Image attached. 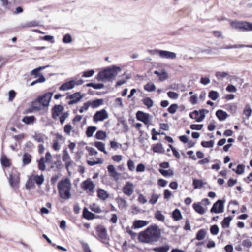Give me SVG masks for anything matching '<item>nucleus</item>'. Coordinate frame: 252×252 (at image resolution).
Instances as JSON below:
<instances>
[{
	"instance_id": "obj_21",
	"label": "nucleus",
	"mask_w": 252,
	"mask_h": 252,
	"mask_svg": "<svg viewBox=\"0 0 252 252\" xmlns=\"http://www.w3.org/2000/svg\"><path fill=\"white\" fill-rule=\"evenodd\" d=\"M216 115L220 121L225 120L228 117L227 113L222 110H219L216 112Z\"/></svg>"
},
{
	"instance_id": "obj_38",
	"label": "nucleus",
	"mask_w": 252,
	"mask_h": 252,
	"mask_svg": "<svg viewBox=\"0 0 252 252\" xmlns=\"http://www.w3.org/2000/svg\"><path fill=\"white\" fill-rule=\"evenodd\" d=\"M1 163L2 166L5 167H9L10 166V162L5 155H3L0 159Z\"/></svg>"
},
{
	"instance_id": "obj_43",
	"label": "nucleus",
	"mask_w": 252,
	"mask_h": 252,
	"mask_svg": "<svg viewBox=\"0 0 252 252\" xmlns=\"http://www.w3.org/2000/svg\"><path fill=\"white\" fill-rule=\"evenodd\" d=\"M228 75V73L224 71H218L215 74V76L218 80H222Z\"/></svg>"
},
{
	"instance_id": "obj_46",
	"label": "nucleus",
	"mask_w": 252,
	"mask_h": 252,
	"mask_svg": "<svg viewBox=\"0 0 252 252\" xmlns=\"http://www.w3.org/2000/svg\"><path fill=\"white\" fill-rule=\"evenodd\" d=\"M143 104L148 108H150L153 105V100L149 97H146L143 99Z\"/></svg>"
},
{
	"instance_id": "obj_55",
	"label": "nucleus",
	"mask_w": 252,
	"mask_h": 252,
	"mask_svg": "<svg viewBox=\"0 0 252 252\" xmlns=\"http://www.w3.org/2000/svg\"><path fill=\"white\" fill-rule=\"evenodd\" d=\"M210 232L213 235H216L219 232V228L217 225H213L210 227Z\"/></svg>"
},
{
	"instance_id": "obj_1",
	"label": "nucleus",
	"mask_w": 252,
	"mask_h": 252,
	"mask_svg": "<svg viewBox=\"0 0 252 252\" xmlns=\"http://www.w3.org/2000/svg\"><path fill=\"white\" fill-rule=\"evenodd\" d=\"M161 237V230L157 225L147 227L145 230L138 234L139 242L146 244H152L158 242Z\"/></svg>"
},
{
	"instance_id": "obj_48",
	"label": "nucleus",
	"mask_w": 252,
	"mask_h": 252,
	"mask_svg": "<svg viewBox=\"0 0 252 252\" xmlns=\"http://www.w3.org/2000/svg\"><path fill=\"white\" fill-rule=\"evenodd\" d=\"M155 218L160 221H164L165 220V217L162 214L160 211H158L155 214Z\"/></svg>"
},
{
	"instance_id": "obj_31",
	"label": "nucleus",
	"mask_w": 252,
	"mask_h": 252,
	"mask_svg": "<svg viewBox=\"0 0 252 252\" xmlns=\"http://www.w3.org/2000/svg\"><path fill=\"white\" fill-rule=\"evenodd\" d=\"M172 217L174 220L178 221L182 218V216L180 211L178 209H176L172 213Z\"/></svg>"
},
{
	"instance_id": "obj_17",
	"label": "nucleus",
	"mask_w": 252,
	"mask_h": 252,
	"mask_svg": "<svg viewBox=\"0 0 252 252\" xmlns=\"http://www.w3.org/2000/svg\"><path fill=\"white\" fill-rule=\"evenodd\" d=\"M201 204L200 202L194 203L192 205V207L197 213L203 215L206 213L207 208H204L201 205Z\"/></svg>"
},
{
	"instance_id": "obj_63",
	"label": "nucleus",
	"mask_w": 252,
	"mask_h": 252,
	"mask_svg": "<svg viewBox=\"0 0 252 252\" xmlns=\"http://www.w3.org/2000/svg\"><path fill=\"white\" fill-rule=\"evenodd\" d=\"M114 104L117 107L122 108L123 107L122 99L121 98H117L115 100Z\"/></svg>"
},
{
	"instance_id": "obj_40",
	"label": "nucleus",
	"mask_w": 252,
	"mask_h": 252,
	"mask_svg": "<svg viewBox=\"0 0 252 252\" xmlns=\"http://www.w3.org/2000/svg\"><path fill=\"white\" fill-rule=\"evenodd\" d=\"M193 185L195 189L201 188L204 185L203 181L201 180L194 179L193 180Z\"/></svg>"
},
{
	"instance_id": "obj_58",
	"label": "nucleus",
	"mask_w": 252,
	"mask_h": 252,
	"mask_svg": "<svg viewBox=\"0 0 252 252\" xmlns=\"http://www.w3.org/2000/svg\"><path fill=\"white\" fill-rule=\"evenodd\" d=\"M137 201L141 204H144L147 202V199L142 194H139L138 196Z\"/></svg>"
},
{
	"instance_id": "obj_4",
	"label": "nucleus",
	"mask_w": 252,
	"mask_h": 252,
	"mask_svg": "<svg viewBox=\"0 0 252 252\" xmlns=\"http://www.w3.org/2000/svg\"><path fill=\"white\" fill-rule=\"evenodd\" d=\"M53 96V93L48 92L45 93L44 95L39 96L37 101L33 102L32 104V107L34 110H40V108L35 106V104L38 102L44 107L48 106L51 99Z\"/></svg>"
},
{
	"instance_id": "obj_23",
	"label": "nucleus",
	"mask_w": 252,
	"mask_h": 252,
	"mask_svg": "<svg viewBox=\"0 0 252 252\" xmlns=\"http://www.w3.org/2000/svg\"><path fill=\"white\" fill-rule=\"evenodd\" d=\"M116 200L118 205V207L120 209H126L127 208L128 205L126 200L123 198H120L117 199Z\"/></svg>"
},
{
	"instance_id": "obj_36",
	"label": "nucleus",
	"mask_w": 252,
	"mask_h": 252,
	"mask_svg": "<svg viewBox=\"0 0 252 252\" xmlns=\"http://www.w3.org/2000/svg\"><path fill=\"white\" fill-rule=\"evenodd\" d=\"M34 182H35L37 185H41L44 181V178L43 175H36L33 177Z\"/></svg>"
},
{
	"instance_id": "obj_27",
	"label": "nucleus",
	"mask_w": 252,
	"mask_h": 252,
	"mask_svg": "<svg viewBox=\"0 0 252 252\" xmlns=\"http://www.w3.org/2000/svg\"><path fill=\"white\" fill-rule=\"evenodd\" d=\"M62 139V136L60 135H57L56 138L53 140V148L55 150H58L60 148L59 146V141H61Z\"/></svg>"
},
{
	"instance_id": "obj_59",
	"label": "nucleus",
	"mask_w": 252,
	"mask_h": 252,
	"mask_svg": "<svg viewBox=\"0 0 252 252\" xmlns=\"http://www.w3.org/2000/svg\"><path fill=\"white\" fill-rule=\"evenodd\" d=\"M58 188L59 189L60 197H61V198H63V180H61L59 182V183L58 184Z\"/></svg>"
},
{
	"instance_id": "obj_39",
	"label": "nucleus",
	"mask_w": 252,
	"mask_h": 252,
	"mask_svg": "<svg viewBox=\"0 0 252 252\" xmlns=\"http://www.w3.org/2000/svg\"><path fill=\"white\" fill-rule=\"evenodd\" d=\"M106 136V133L102 130H99L95 134L96 138L99 140H104Z\"/></svg>"
},
{
	"instance_id": "obj_2",
	"label": "nucleus",
	"mask_w": 252,
	"mask_h": 252,
	"mask_svg": "<svg viewBox=\"0 0 252 252\" xmlns=\"http://www.w3.org/2000/svg\"><path fill=\"white\" fill-rule=\"evenodd\" d=\"M121 70L120 67L115 65L108 67L98 74L97 79L98 81H111L114 79Z\"/></svg>"
},
{
	"instance_id": "obj_53",
	"label": "nucleus",
	"mask_w": 252,
	"mask_h": 252,
	"mask_svg": "<svg viewBox=\"0 0 252 252\" xmlns=\"http://www.w3.org/2000/svg\"><path fill=\"white\" fill-rule=\"evenodd\" d=\"M214 144L213 140H210L209 141H202L201 143V145L205 148H211L213 147Z\"/></svg>"
},
{
	"instance_id": "obj_41",
	"label": "nucleus",
	"mask_w": 252,
	"mask_h": 252,
	"mask_svg": "<svg viewBox=\"0 0 252 252\" xmlns=\"http://www.w3.org/2000/svg\"><path fill=\"white\" fill-rule=\"evenodd\" d=\"M159 171L163 176H164L165 177L172 176L174 174V172L171 169H169V170H167L159 169Z\"/></svg>"
},
{
	"instance_id": "obj_62",
	"label": "nucleus",
	"mask_w": 252,
	"mask_h": 252,
	"mask_svg": "<svg viewBox=\"0 0 252 252\" xmlns=\"http://www.w3.org/2000/svg\"><path fill=\"white\" fill-rule=\"evenodd\" d=\"M242 245L244 247L250 248L252 246V242L249 239H245L243 241Z\"/></svg>"
},
{
	"instance_id": "obj_60",
	"label": "nucleus",
	"mask_w": 252,
	"mask_h": 252,
	"mask_svg": "<svg viewBox=\"0 0 252 252\" xmlns=\"http://www.w3.org/2000/svg\"><path fill=\"white\" fill-rule=\"evenodd\" d=\"M178 105L176 104H173L170 106V107L168 108V111L171 114H174L178 108Z\"/></svg>"
},
{
	"instance_id": "obj_20",
	"label": "nucleus",
	"mask_w": 252,
	"mask_h": 252,
	"mask_svg": "<svg viewBox=\"0 0 252 252\" xmlns=\"http://www.w3.org/2000/svg\"><path fill=\"white\" fill-rule=\"evenodd\" d=\"M97 193L98 197L103 200H106L109 196V194L105 190L101 189H98L97 190Z\"/></svg>"
},
{
	"instance_id": "obj_3",
	"label": "nucleus",
	"mask_w": 252,
	"mask_h": 252,
	"mask_svg": "<svg viewBox=\"0 0 252 252\" xmlns=\"http://www.w3.org/2000/svg\"><path fill=\"white\" fill-rule=\"evenodd\" d=\"M231 27L237 30L252 31V23L243 21L230 20Z\"/></svg>"
},
{
	"instance_id": "obj_19",
	"label": "nucleus",
	"mask_w": 252,
	"mask_h": 252,
	"mask_svg": "<svg viewBox=\"0 0 252 252\" xmlns=\"http://www.w3.org/2000/svg\"><path fill=\"white\" fill-rule=\"evenodd\" d=\"M107 170L109 173L110 176L115 179H118L120 174L117 172L115 169V168L113 165H109L107 166Z\"/></svg>"
},
{
	"instance_id": "obj_32",
	"label": "nucleus",
	"mask_w": 252,
	"mask_h": 252,
	"mask_svg": "<svg viewBox=\"0 0 252 252\" xmlns=\"http://www.w3.org/2000/svg\"><path fill=\"white\" fill-rule=\"evenodd\" d=\"M232 219V217L228 216L224 218L221 222V226L223 228H228L229 226L230 222Z\"/></svg>"
},
{
	"instance_id": "obj_18",
	"label": "nucleus",
	"mask_w": 252,
	"mask_h": 252,
	"mask_svg": "<svg viewBox=\"0 0 252 252\" xmlns=\"http://www.w3.org/2000/svg\"><path fill=\"white\" fill-rule=\"evenodd\" d=\"M149 224V221L144 220H136L133 221L132 228L139 229Z\"/></svg>"
},
{
	"instance_id": "obj_56",
	"label": "nucleus",
	"mask_w": 252,
	"mask_h": 252,
	"mask_svg": "<svg viewBox=\"0 0 252 252\" xmlns=\"http://www.w3.org/2000/svg\"><path fill=\"white\" fill-rule=\"evenodd\" d=\"M250 46H252V45H244V44H236V45H234L230 46H227L225 48L228 49L239 48H243V47L250 48Z\"/></svg>"
},
{
	"instance_id": "obj_52",
	"label": "nucleus",
	"mask_w": 252,
	"mask_h": 252,
	"mask_svg": "<svg viewBox=\"0 0 252 252\" xmlns=\"http://www.w3.org/2000/svg\"><path fill=\"white\" fill-rule=\"evenodd\" d=\"M103 163V160L100 158H97V161L88 160L87 163L90 166H94L97 164H102Z\"/></svg>"
},
{
	"instance_id": "obj_42",
	"label": "nucleus",
	"mask_w": 252,
	"mask_h": 252,
	"mask_svg": "<svg viewBox=\"0 0 252 252\" xmlns=\"http://www.w3.org/2000/svg\"><path fill=\"white\" fill-rule=\"evenodd\" d=\"M144 88L145 90L151 92L155 90L156 86L153 83L149 82L144 86Z\"/></svg>"
},
{
	"instance_id": "obj_12",
	"label": "nucleus",
	"mask_w": 252,
	"mask_h": 252,
	"mask_svg": "<svg viewBox=\"0 0 252 252\" xmlns=\"http://www.w3.org/2000/svg\"><path fill=\"white\" fill-rule=\"evenodd\" d=\"M224 211V201L218 200L215 203L210 210L211 212L215 213H221Z\"/></svg>"
},
{
	"instance_id": "obj_8",
	"label": "nucleus",
	"mask_w": 252,
	"mask_h": 252,
	"mask_svg": "<svg viewBox=\"0 0 252 252\" xmlns=\"http://www.w3.org/2000/svg\"><path fill=\"white\" fill-rule=\"evenodd\" d=\"M136 117L137 120L142 122L145 125L149 124L152 119V116L149 114L141 111L137 112Z\"/></svg>"
},
{
	"instance_id": "obj_22",
	"label": "nucleus",
	"mask_w": 252,
	"mask_h": 252,
	"mask_svg": "<svg viewBox=\"0 0 252 252\" xmlns=\"http://www.w3.org/2000/svg\"><path fill=\"white\" fill-rule=\"evenodd\" d=\"M91 107L93 109L98 108L103 104V100L102 99H97L93 101L89 100Z\"/></svg>"
},
{
	"instance_id": "obj_51",
	"label": "nucleus",
	"mask_w": 252,
	"mask_h": 252,
	"mask_svg": "<svg viewBox=\"0 0 252 252\" xmlns=\"http://www.w3.org/2000/svg\"><path fill=\"white\" fill-rule=\"evenodd\" d=\"M208 96L213 100H216L219 97V93L217 91H211L208 94Z\"/></svg>"
},
{
	"instance_id": "obj_64",
	"label": "nucleus",
	"mask_w": 252,
	"mask_h": 252,
	"mask_svg": "<svg viewBox=\"0 0 252 252\" xmlns=\"http://www.w3.org/2000/svg\"><path fill=\"white\" fill-rule=\"evenodd\" d=\"M127 166L128 169L131 171H133L135 168V165L134 162L131 160L129 159L127 161Z\"/></svg>"
},
{
	"instance_id": "obj_11",
	"label": "nucleus",
	"mask_w": 252,
	"mask_h": 252,
	"mask_svg": "<svg viewBox=\"0 0 252 252\" xmlns=\"http://www.w3.org/2000/svg\"><path fill=\"white\" fill-rule=\"evenodd\" d=\"M108 117V113L105 109L97 111L93 117V120L95 122L102 121Z\"/></svg>"
},
{
	"instance_id": "obj_29",
	"label": "nucleus",
	"mask_w": 252,
	"mask_h": 252,
	"mask_svg": "<svg viewBox=\"0 0 252 252\" xmlns=\"http://www.w3.org/2000/svg\"><path fill=\"white\" fill-rule=\"evenodd\" d=\"M94 145L101 152L107 154V152L105 150V145L102 142H95Z\"/></svg>"
},
{
	"instance_id": "obj_61",
	"label": "nucleus",
	"mask_w": 252,
	"mask_h": 252,
	"mask_svg": "<svg viewBox=\"0 0 252 252\" xmlns=\"http://www.w3.org/2000/svg\"><path fill=\"white\" fill-rule=\"evenodd\" d=\"M243 113L247 117H249L252 113V109L249 105H247L244 108Z\"/></svg>"
},
{
	"instance_id": "obj_26",
	"label": "nucleus",
	"mask_w": 252,
	"mask_h": 252,
	"mask_svg": "<svg viewBox=\"0 0 252 252\" xmlns=\"http://www.w3.org/2000/svg\"><path fill=\"white\" fill-rule=\"evenodd\" d=\"M152 150L155 153H163L164 152V149L161 143H158L157 144L153 145L152 146Z\"/></svg>"
},
{
	"instance_id": "obj_24",
	"label": "nucleus",
	"mask_w": 252,
	"mask_h": 252,
	"mask_svg": "<svg viewBox=\"0 0 252 252\" xmlns=\"http://www.w3.org/2000/svg\"><path fill=\"white\" fill-rule=\"evenodd\" d=\"M83 216L84 218L87 220H92L95 218V215L88 211L87 208H84L83 211Z\"/></svg>"
},
{
	"instance_id": "obj_57",
	"label": "nucleus",
	"mask_w": 252,
	"mask_h": 252,
	"mask_svg": "<svg viewBox=\"0 0 252 252\" xmlns=\"http://www.w3.org/2000/svg\"><path fill=\"white\" fill-rule=\"evenodd\" d=\"M168 96L172 99H177L179 97V94L174 92L170 91L167 93Z\"/></svg>"
},
{
	"instance_id": "obj_33",
	"label": "nucleus",
	"mask_w": 252,
	"mask_h": 252,
	"mask_svg": "<svg viewBox=\"0 0 252 252\" xmlns=\"http://www.w3.org/2000/svg\"><path fill=\"white\" fill-rule=\"evenodd\" d=\"M159 197V194L155 192L152 193L151 194V198L149 201V203L152 205L155 204L158 202Z\"/></svg>"
},
{
	"instance_id": "obj_34",
	"label": "nucleus",
	"mask_w": 252,
	"mask_h": 252,
	"mask_svg": "<svg viewBox=\"0 0 252 252\" xmlns=\"http://www.w3.org/2000/svg\"><path fill=\"white\" fill-rule=\"evenodd\" d=\"M75 86V81L74 80H70L64 83V90H70L73 88Z\"/></svg>"
},
{
	"instance_id": "obj_6",
	"label": "nucleus",
	"mask_w": 252,
	"mask_h": 252,
	"mask_svg": "<svg viewBox=\"0 0 252 252\" xmlns=\"http://www.w3.org/2000/svg\"><path fill=\"white\" fill-rule=\"evenodd\" d=\"M52 117L55 120L59 119L62 124H63V106L56 105L52 109Z\"/></svg>"
},
{
	"instance_id": "obj_7",
	"label": "nucleus",
	"mask_w": 252,
	"mask_h": 252,
	"mask_svg": "<svg viewBox=\"0 0 252 252\" xmlns=\"http://www.w3.org/2000/svg\"><path fill=\"white\" fill-rule=\"evenodd\" d=\"M96 230L98 238L104 243H107L108 238L106 228L102 225H99L96 227Z\"/></svg>"
},
{
	"instance_id": "obj_10",
	"label": "nucleus",
	"mask_w": 252,
	"mask_h": 252,
	"mask_svg": "<svg viewBox=\"0 0 252 252\" xmlns=\"http://www.w3.org/2000/svg\"><path fill=\"white\" fill-rule=\"evenodd\" d=\"M81 187L87 193H93L95 188V185L90 179H88L82 182Z\"/></svg>"
},
{
	"instance_id": "obj_28",
	"label": "nucleus",
	"mask_w": 252,
	"mask_h": 252,
	"mask_svg": "<svg viewBox=\"0 0 252 252\" xmlns=\"http://www.w3.org/2000/svg\"><path fill=\"white\" fill-rule=\"evenodd\" d=\"M35 121V117L33 116H25L23 118L22 121L27 125L33 124Z\"/></svg>"
},
{
	"instance_id": "obj_5",
	"label": "nucleus",
	"mask_w": 252,
	"mask_h": 252,
	"mask_svg": "<svg viewBox=\"0 0 252 252\" xmlns=\"http://www.w3.org/2000/svg\"><path fill=\"white\" fill-rule=\"evenodd\" d=\"M209 112L208 110L206 109H201L199 111L194 110L190 113L189 116L192 119H194L196 122H200L205 118V114Z\"/></svg>"
},
{
	"instance_id": "obj_9",
	"label": "nucleus",
	"mask_w": 252,
	"mask_h": 252,
	"mask_svg": "<svg viewBox=\"0 0 252 252\" xmlns=\"http://www.w3.org/2000/svg\"><path fill=\"white\" fill-rule=\"evenodd\" d=\"M84 97L80 92H76L71 94L66 97V99H69L67 104L71 105L79 102Z\"/></svg>"
},
{
	"instance_id": "obj_47",
	"label": "nucleus",
	"mask_w": 252,
	"mask_h": 252,
	"mask_svg": "<svg viewBox=\"0 0 252 252\" xmlns=\"http://www.w3.org/2000/svg\"><path fill=\"white\" fill-rule=\"evenodd\" d=\"M90 208L92 211L96 213H100L102 212V210L100 209L99 206L98 205L94 203L90 205Z\"/></svg>"
},
{
	"instance_id": "obj_45",
	"label": "nucleus",
	"mask_w": 252,
	"mask_h": 252,
	"mask_svg": "<svg viewBox=\"0 0 252 252\" xmlns=\"http://www.w3.org/2000/svg\"><path fill=\"white\" fill-rule=\"evenodd\" d=\"M45 158L43 157L38 161V168L40 170L44 171L45 170Z\"/></svg>"
},
{
	"instance_id": "obj_14",
	"label": "nucleus",
	"mask_w": 252,
	"mask_h": 252,
	"mask_svg": "<svg viewBox=\"0 0 252 252\" xmlns=\"http://www.w3.org/2000/svg\"><path fill=\"white\" fill-rule=\"evenodd\" d=\"M71 183L69 179H64V199H68L71 197L70 192L71 189Z\"/></svg>"
},
{
	"instance_id": "obj_25",
	"label": "nucleus",
	"mask_w": 252,
	"mask_h": 252,
	"mask_svg": "<svg viewBox=\"0 0 252 252\" xmlns=\"http://www.w3.org/2000/svg\"><path fill=\"white\" fill-rule=\"evenodd\" d=\"M32 161V156L28 153H24L23 156L22 161L24 165L30 164Z\"/></svg>"
},
{
	"instance_id": "obj_13",
	"label": "nucleus",
	"mask_w": 252,
	"mask_h": 252,
	"mask_svg": "<svg viewBox=\"0 0 252 252\" xmlns=\"http://www.w3.org/2000/svg\"><path fill=\"white\" fill-rule=\"evenodd\" d=\"M155 52L162 58L174 59L176 58V54L174 52L159 50H156Z\"/></svg>"
},
{
	"instance_id": "obj_35",
	"label": "nucleus",
	"mask_w": 252,
	"mask_h": 252,
	"mask_svg": "<svg viewBox=\"0 0 252 252\" xmlns=\"http://www.w3.org/2000/svg\"><path fill=\"white\" fill-rule=\"evenodd\" d=\"M206 235V231L204 229H201L197 233L196 239L198 240H202L205 237Z\"/></svg>"
},
{
	"instance_id": "obj_54",
	"label": "nucleus",
	"mask_w": 252,
	"mask_h": 252,
	"mask_svg": "<svg viewBox=\"0 0 252 252\" xmlns=\"http://www.w3.org/2000/svg\"><path fill=\"white\" fill-rule=\"evenodd\" d=\"M94 73V71L93 69L84 71L82 74V77L89 78L92 77Z\"/></svg>"
},
{
	"instance_id": "obj_15",
	"label": "nucleus",
	"mask_w": 252,
	"mask_h": 252,
	"mask_svg": "<svg viewBox=\"0 0 252 252\" xmlns=\"http://www.w3.org/2000/svg\"><path fill=\"white\" fill-rule=\"evenodd\" d=\"M134 189L133 184L130 182H127L123 188V192L128 196H130L133 193Z\"/></svg>"
},
{
	"instance_id": "obj_44",
	"label": "nucleus",
	"mask_w": 252,
	"mask_h": 252,
	"mask_svg": "<svg viewBox=\"0 0 252 252\" xmlns=\"http://www.w3.org/2000/svg\"><path fill=\"white\" fill-rule=\"evenodd\" d=\"M34 186V182L32 177H30L29 180L27 181L25 187L27 189H30L31 188H33Z\"/></svg>"
},
{
	"instance_id": "obj_16",
	"label": "nucleus",
	"mask_w": 252,
	"mask_h": 252,
	"mask_svg": "<svg viewBox=\"0 0 252 252\" xmlns=\"http://www.w3.org/2000/svg\"><path fill=\"white\" fill-rule=\"evenodd\" d=\"M19 175H10L9 177V182L10 186L13 188H17L19 183Z\"/></svg>"
},
{
	"instance_id": "obj_49",
	"label": "nucleus",
	"mask_w": 252,
	"mask_h": 252,
	"mask_svg": "<svg viewBox=\"0 0 252 252\" xmlns=\"http://www.w3.org/2000/svg\"><path fill=\"white\" fill-rule=\"evenodd\" d=\"M90 107H91L90 103L89 101H88L83 104V106L79 110V111L80 113H82L84 111H87Z\"/></svg>"
},
{
	"instance_id": "obj_37",
	"label": "nucleus",
	"mask_w": 252,
	"mask_h": 252,
	"mask_svg": "<svg viewBox=\"0 0 252 252\" xmlns=\"http://www.w3.org/2000/svg\"><path fill=\"white\" fill-rule=\"evenodd\" d=\"M96 127L94 126H89L86 130V134L87 137H91L93 136L94 133L96 131Z\"/></svg>"
},
{
	"instance_id": "obj_50",
	"label": "nucleus",
	"mask_w": 252,
	"mask_h": 252,
	"mask_svg": "<svg viewBox=\"0 0 252 252\" xmlns=\"http://www.w3.org/2000/svg\"><path fill=\"white\" fill-rule=\"evenodd\" d=\"M245 166L243 164H239L237 167V169H233L237 174L241 175L244 172Z\"/></svg>"
},
{
	"instance_id": "obj_30",
	"label": "nucleus",
	"mask_w": 252,
	"mask_h": 252,
	"mask_svg": "<svg viewBox=\"0 0 252 252\" xmlns=\"http://www.w3.org/2000/svg\"><path fill=\"white\" fill-rule=\"evenodd\" d=\"M170 249L168 245H165L161 247H155L153 248V251L155 252H167Z\"/></svg>"
}]
</instances>
